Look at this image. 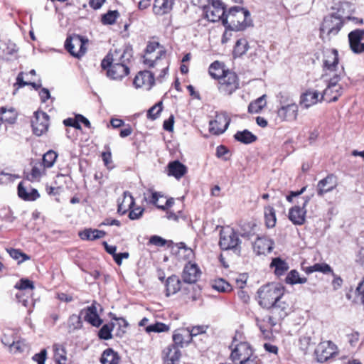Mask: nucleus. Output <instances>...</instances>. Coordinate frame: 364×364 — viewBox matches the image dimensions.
<instances>
[{
  "mask_svg": "<svg viewBox=\"0 0 364 364\" xmlns=\"http://www.w3.org/2000/svg\"><path fill=\"white\" fill-rule=\"evenodd\" d=\"M284 294V287L280 284L263 285L257 291L258 303L262 307L269 309Z\"/></svg>",
  "mask_w": 364,
  "mask_h": 364,
  "instance_id": "nucleus-1",
  "label": "nucleus"
},
{
  "mask_svg": "<svg viewBox=\"0 0 364 364\" xmlns=\"http://www.w3.org/2000/svg\"><path fill=\"white\" fill-rule=\"evenodd\" d=\"M227 28L232 31H242L252 26L250 12L242 7L233 6L228 13Z\"/></svg>",
  "mask_w": 364,
  "mask_h": 364,
  "instance_id": "nucleus-2",
  "label": "nucleus"
},
{
  "mask_svg": "<svg viewBox=\"0 0 364 364\" xmlns=\"http://www.w3.org/2000/svg\"><path fill=\"white\" fill-rule=\"evenodd\" d=\"M132 56V48L130 46H126L122 53L109 69L107 71V75L112 80H121L129 73V68L127 65Z\"/></svg>",
  "mask_w": 364,
  "mask_h": 364,
  "instance_id": "nucleus-3",
  "label": "nucleus"
},
{
  "mask_svg": "<svg viewBox=\"0 0 364 364\" xmlns=\"http://www.w3.org/2000/svg\"><path fill=\"white\" fill-rule=\"evenodd\" d=\"M344 75V69L342 67L338 73H334L333 76L328 77V83L326 89L323 91L321 97V100L328 102H336L343 92V87L338 82Z\"/></svg>",
  "mask_w": 364,
  "mask_h": 364,
  "instance_id": "nucleus-4",
  "label": "nucleus"
},
{
  "mask_svg": "<svg viewBox=\"0 0 364 364\" xmlns=\"http://www.w3.org/2000/svg\"><path fill=\"white\" fill-rule=\"evenodd\" d=\"M271 315L264 318L262 321H267L273 327L279 321L284 319L290 312L291 307L284 296L280 297L269 309Z\"/></svg>",
  "mask_w": 364,
  "mask_h": 364,
  "instance_id": "nucleus-5",
  "label": "nucleus"
},
{
  "mask_svg": "<svg viewBox=\"0 0 364 364\" xmlns=\"http://www.w3.org/2000/svg\"><path fill=\"white\" fill-rule=\"evenodd\" d=\"M342 27L341 17L334 14L326 16L320 28L321 37L330 41L339 33Z\"/></svg>",
  "mask_w": 364,
  "mask_h": 364,
  "instance_id": "nucleus-6",
  "label": "nucleus"
},
{
  "mask_svg": "<svg viewBox=\"0 0 364 364\" xmlns=\"http://www.w3.org/2000/svg\"><path fill=\"white\" fill-rule=\"evenodd\" d=\"M322 77L333 76L334 73H338L341 69L338 68V53L336 49H326L323 50Z\"/></svg>",
  "mask_w": 364,
  "mask_h": 364,
  "instance_id": "nucleus-7",
  "label": "nucleus"
},
{
  "mask_svg": "<svg viewBox=\"0 0 364 364\" xmlns=\"http://www.w3.org/2000/svg\"><path fill=\"white\" fill-rule=\"evenodd\" d=\"M165 55L166 51L160 48L158 42H150L146 46L143 63L148 68H154L161 63L162 57Z\"/></svg>",
  "mask_w": 364,
  "mask_h": 364,
  "instance_id": "nucleus-8",
  "label": "nucleus"
},
{
  "mask_svg": "<svg viewBox=\"0 0 364 364\" xmlns=\"http://www.w3.org/2000/svg\"><path fill=\"white\" fill-rule=\"evenodd\" d=\"M236 341L237 338L235 336L230 346L232 348L230 359L235 364L237 363L242 364L253 356L252 350L248 343L240 342L239 343H235Z\"/></svg>",
  "mask_w": 364,
  "mask_h": 364,
  "instance_id": "nucleus-9",
  "label": "nucleus"
},
{
  "mask_svg": "<svg viewBox=\"0 0 364 364\" xmlns=\"http://www.w3.org/2000/svg\"><path fill=\"white\" fill-rule=\"evenodd\" d=\"M205 18L211 22L221 20L224 26H227L228 23V14L224 4L220 0H212L211 4L205 8Z\"/></svg>",
  "mask_w": 364,
  "mask_h": 364,
  "instance_id": "nucleus-10",
  "label": "nucleus"
},
{
  "mask_svg": "<svg viewBox=\"0 0 364 364\" xmlns=\"http://www.w3.org/2000/svg\"><path fill=\"white\" fill-rule=\"evenodd\" d=\"M220 235L219 245L222 250H233L235 252H240V240L233 229H223L220 231Z\"/></svg>",
  "mask_w": 364,
  "mask_h": 364,
  "instance_id": "nucleus-11",
  "label": "nucleus"
},
{
  "mask_svg": "<svg viewBox=\"0 0 364 364\" xmlns=\"http://www.w3.org/2000/svg\"><path fill=\"white\" fill-rule=\"evenodd\" d=\"M239 87V79L235 73L227 70L218 80V90L225 95H232Z\"/></svg>",
  "mask_w": 364,
  "mask_h": 364,
  "instance_id": "nucleus-12",
  "label": "nucleus"
},
{
  "mask_svg": "<svg viewBox=\"0 0 364 364\" xmlns=\"http://www.w3.org/2000/svg\"><path fill=\"white\" fill-rule=\"evenodd\" d=\"M281 107L277 111L278 117L282 121L291 122L298 116V105L288 97L280 100Z\"/></svg>",
  "mask_w": 364,
  "mask_h": 364,
  "instance_id": "nucleus-13",
  "label": "nucleus"
},
{
  "mask_svg": "<svg viewBox=\"0 0 364 364\" xmlns=\"http://www.w3.org/2000/svg\"><path fill=\"white\" fill-rule=\"evenodd\" d=\"M86 42L82 36L74 35L67 38L65 47L73 56L80 58L86 52Z\"/></svg>",
  "mask_w": 364,
  "mask_h": 364,
  "instance_id": "nucleus-14",
  "label": "nucleus"
},
{
  "mask_svg": "<svg viewBox=\"0 0 364 364\" xmlns=\"http://www.w3.org/2000/svg\"><path fill=\"white\" fill-rule=\"evenodd\" d=\"M310 200V197H304L302 205H294L289 210L288 218L296 225H301L305 223L306 210V206Z\"/></svg>",
  "mask_w": 364,
  "mask_h": 364,
  "instance_id": "nucleus-15",
  "label": "nucleus"
},
{
  "mask_svg": "<svg viewBox=\"0 0 364 364\" xmlns=\"http://www.w3.org/2000/svg\"><path fill=\"white\" fill-rule=\"evenodd\" d=\"M230 122V119L225 112L218 113L214 120L209 122V131L210 133L220 135L225 132Z\"/></svg>",
  "mask_w": 364,
  "mask_h": 364,
  "instance_id": "nucleus-16",
  "label": "nucleus"
},
{
  "mask_svg": "<svg viewBox=\"0 0 364 364\" xmlns=\"http://www.w3.org/2000/svg\"><path fill=\"white\" fill-rule=\"evenodd\" d=\"M49 116L44 112L38 111L34 113L31 125L33 133L36 136H41L47 132L49 126Z\"/></svg>",
  "mask_w": 364,
  "mask_h": 364,
  "instance_id": "nucleus-17",
  "label": "nucleus"
},
{
  "mask_svg": "<svg viewBox=\"0 0 364 364\" xmlns=\"http://www.w3.org/2000/svg\"><path fill=\"white\" fill-rule=\"evenodd\" d=\"M349 46L351 50L356 54L364 53V29H355L350 31L348 35Z\"/></svg>",
  "mask_w": 364,
  "mask_h": 364,
  "instance_id": "nucleus-18",
  "label": "nucleus"
},
{
  "mask_svg": "<svg viewBox=\"0 0 364 364\" xmlns=\"http://www.w3.org/2000/svg\"><path fill=\"white\" fill-rule=\"evenodd\" d=\"M336 353V346L331 341L321 342L317 346L315 353L319 363H324Z\"/></svg>",
  "mask_w": 364,
  "mask_h": 364,
  "instance_id": "nucleus-19",
  "label": "nucleus"
},
{
  "mask_svg": "<svg viewBox=\"0 0 364 364\" xmlns=\"http://www.w3.org/2000/svg\"><path fill=\"white\" fill-rule=\"evenodd\" d=\"M154 83V74L149 70L139 72L133 81L136 88L145 87L146 90H150Z\"/></svg>",
  "mask_w": 364,
  "mask_h": 364,
  "instance_id": "nucleus-20",
  "label": "nucleus"
},
{
  "mask_svg": "<svg viewBox=\"0 0 364 364\" xmlns=\"http://www.w3.org/2000/svg\"><path fill=\"white\" fill-rule=\"evenodd\" d=\"M337 186L336 177L333 174L328 175L326 178L318 181L316 186L317 195L320 197L332 191Z\"/></svg>",
  "mask_w": 364,
  "mask_h": 364,
  "instance_id": "nucleus-21",
  "label": "nucleus"
},
{
  "mask_svg": "<svg viewBox=\"0 0 364 364\" xmlns=\"http://www.w3.org/2000/svg\"><path fill=\"white\" fill-rule=\"evenodd\" d=\"M200 271L196 264L188 262L183 268L182 279L187 284L196 283L200 276Z\"/></svg>",
  "mask_w": 364,
  "mask_h": 364,
  "instance_id": "nucleus-22",
  "label": "nucleus"
},
{
  "mask_svg": "<svg viewBox=\"0 0 364 364\" xmlns=\"http://www.w3.org/2000/svg\"><path fill=\"white\" fill-rule=\"evenodd\" d=\"M80 315L83 316L84 320L92 326L99 327L102 323V320L100 318L97 312L95 304L83 309L80 311Z\"/></svg>",
  "mask_w": 364,
  "mask_h": 364,
  "instance_id": "nucleus-23",
  "label": "nucleus"
},
{
  "mask_svg": "<svg viewBox=\"0 0 364 364\" xmlns=\"http://www.w3.org/2000/svg\"><path fill=\"white\" fill-rule=\"evenodd\" d=\"M181 356L179 348L175 346H168L162 352L164 364H177Z\"/></svg>",
  "mask_w": 364,
  "mask_h": 364,
  "instance_id": "nucleus-24",
  "label": "nucleus"
},
{
  "mask_svg": "<svg viewBox=\"0 0 364 364\" xmlns=\"http://www.w3.org/2000/svg\"><path fill=\"white\" fill-rule=\"evenodd\" d=\"M274 242L266 237H258L253 244L254 251L257 255H265L273 249Z\"/></svg>",
  "mask_w": 364,
  "mask_h": 364,
  "instance_id": "nucleus-25",
  "label": "nucleus"
},
{
  "mask_svg": "<svg viewBox=\"0 0 364 364\" xmlns=\"http://www.w3.org/2000/svg\"><path fill=\"white\" fill-rule=\"evenodd\" d=\"M318 97L319 92L317 90H308L301 95L300 105L307 109L322 100Z\"/></svg>",
  "mask_w": 364,
  "mask_h": 364,
  "instance_id": "nucleus-26",
  "label": "nucleus"
},
{
  "mask_svg": "<svg viewBox=\"0 0 364 364\" xmlns=\"http://www.w3.org/2000/svg\"><path fill=\"white\" fill-rule=\"evenodd\" d=\"M175 0H154L153 13L157 16L168 14L173 9Z\"/></svg>",
  "mask_w": 364,
  "mask_h": 364,
  "instance_id": "nucleus-27",
  "label": "nucleus"
},
{
  "mask_svg": "<svg viewBox=\"0 0 364 364\" xmlns=\"http://www.w3.org/2000/svg\"><path fill=\"white\" fill-rule=\"evenodd\" d=\"M134 205V199L132 194L129 191H124L122 200L120 198L118 199L117 212L121 215H124L129 209L132 208Z\"/></svg>",
  "mask_w": 364,
  "mask_h": 364,
  "instance_id": "nucleus-28",
  "label": "nucleus"
},
{
  "mask_svg": "<svg viewBox=\"0 0 364 364\" xmlns=\"http://www.w3.org/2000/svg\"><path fill=\"white\" fill-rule=\"evenodd\" d=\"M166 296L175 294L181 289V282L176 275H171L166 280Z\"/></svg>",
  "mask_w": 364,
  "mask_h": 364,
  "instance_id": "nucleus-29",
  "label": "nucleus"
},
{
  "mask_svg": "<svg viewBox=\"0 0 364 364\" xmlns=\"http://www.w3.org/2000/svg\"><path fill=\"white\" fill-rule=\"evenodd\" d=\"M18 195L21 199L28 201L36 200L40 197L36 189L31 188L28 190L23 186V182L19 183L18 185Z\"/></svg>",
  "mask_w": 364,
  "mask_h": 364,
  "instance_id": "nucleus-30",
  "label": "nucleus"
},
{
  "mask_svg": "<svg viewBox=\"0 0 364 364\" xmlns=\"http://www.w3.org/2000/svg\"><path fill=\"white\" fill-rule=\"evenodd\" d=\"M168 175L174 176L176 178H181L187 172V168L179 161H174L168 165Z\"/></svg>",
  "mask_w": 364,
  "mask_h": 364,
  "instance_id": "nucleus-31",
  "label": "nucleus"
},
{
  "mask_svg": "<svg viewBox=\"0 0 364 364\" xmlns=\"http://www.w3.org/2000/svg\"><path fill=\"white\" fill-rule=\"evenodd\" d=\"M119 360L120 357L117 352L110 348L105 350L100 358L102 364H119Z\"/></svg>",
  "mask_w": 364,
  "mask_h": 364,
  "instance_id": "nucleus-32",
  "label": "nucleus"
},
{
  "mask_svg": "<svg viewBox=\"0 0 364 364\" xmlns=\"http://www.w3.org/2000/svg\"><path fill=\"white\" fill-rule=\"evenodd\" d=\"M5 338H6V335H4L1 338V341L4 345L8 346L9 347V350L13 353H22L27 348V345L23 341H17L12 342L6 341Z\"/></svg>",
  "mask_w": 364,
  "mask_h": 364,
  "instance_id": "nucleus-33",
  "label": "nucleus"
},
{
  "mask_svg": "<svg viewBox=\"0 0 364 364\" xmlns=\"http://www.w3.org/2000/svg\"><path fill=\"white\" fill-rule=\"evenodd\" d=\"M234 138L235 140L245 144H252L257 139V136L247 129L237 132L234 135Z\"/></svg>",
  "mask_w": 364,
  "mask_h": 364,
  "instance_id": "nucleus-34",
  "label": "nucleus"
},
{
  "mask_svg": "<svg viewBox=\"0 0 364 364\" xmlns=\"http://www.w3.org/2000/svg\"><path fill=\"white\" fill-rule=\"evenodd\" d=\"M160 198H162V196L160 195L159 193L151 192V196L149 201V203L155 205L158 208L163 210H167L174 204V199L173 198L167 199L164 204H159V200Z\"/></svg>",
  "mask_w": 364,
  "mask_h": 364,
  "instance_id": "nucleus-35",
  "label": "nucleus"
},
{
  "mask_svg": "<svg viewBox=\"0 0 364 364\" xmlns=\"http://www.w3.org/2000/svg\"><path fill=\"white\" fill-rule=\"evenodd\" d=\"M106 232L103 230L97 229H85L79 233L81 239L87 240H94L103 237Z\"/></svg>",
  "mask_w": 364,
  "mask_h": 364,
  "instance_id": "nucleus-36",
  "label": "nucleus"
},
{
  "mask_svg": "<svg viewBox=\"0 0 364 364\" xmlns=\"http://www.w3.org/2000/svg\"><path fill=\"white\" fill-rule=\"evenodd\" d=\"M270 267L274 268V273L277 276H282L289 269V264L279 257L274 258L270 264Z\"/></svg>",
  "mask_w": 364,
  "mask_h": 364,
  "instance_id": "nucleus-37",
  "label": "nucleus"
},
{
  "mask_svg": "<svg viewBox=\"0 0 364 364\" xmlns=\"http://www.w3.org/2000/svg\"><path fill=\"white\" fill-rule=\"evenodd\" d=\"M122 53L121 50H114L113 52H109L107 56L102 60L101 66L104 70H108L112 65L118 60L120 54Z\"/></svg>",
  "mask_w": 364,
  "mask_h": 364,
  "instance_id": "nucleus-38",
  "label": "nucleus"
},
{
  "mask_svg": "<svg viewBox=\"0 0 364 364\" xmlns=\"http://www.w3.org/2000/svg\"><path fill=\"white\" fill-rule=\"evenodd\" d=\"M226 71L224 69V65L218 61L213 62L209 67V74L213 78L219 80L220 77H222L225 74H226Z\"/></svg>",
  "mask_w": 364,
  "mask_h": 364,
  "instance_id": "nucleus-39",
  "label": "nucleus"
},
{
  "mask_svg": "<svg viewBox=\"0 0 364 364\" xmlns=\"http://www.w3.org/2000/svg\"><path fill=\"white\" fill-rule=\"evenodd\" d=\"M17 114L14 108L6 109L4 107L0 108V119L1 122H5L9 124L14 123Z\"/></svg>",
  "mask_w": 364,
  "mask_h": 364,
  "instance_id": "nucleus-40",
  "label": "nucleus"
},
{
  "mask_svg": "<svg viewBox=\"0 0 364 364\" xmlns=\"http://www.w3.org/2000/svg\"><path fill=\"white\" fill-rule=\"evenodd\" d=\"M53 350L54 358L57 364H65L67 361L65 348L59 344H55Z\"/></svg>",
  "mask_w": 364,
  "mask_h": 364,
  "instance_id": "nucleus-41",
  "label": "nucleus"
},
{
  "mask_svg": "<svg viewBox=\"0 0 364 364\" xmlns=\"http://www.w3.org/2000/svg\"><path fill=\"white\" fill-rule=\"evenodd\" d=\"M249 48L248 43L245 38L237 41L234 47L233 54L235 57H240L245 54Z\"/></svg>",
  "mask_w": 364,
  "mask_h": 364,
  "instance_id": "nucleus-42",
  "label": "nucleus"
},
{
  "mask_svg": "<svg viewBox=\"0 0 364 364\" xmlns=\"http://www.w3.org/2000/svg\"><path fill=\"white\" fill-rule=\"evenodd\" d=\"M264 218L266 226L271 228L275 226L277 218L274 209L268 206L264 208Z\"/></svg>",
  "mask_w": 364,
  "mask_h": 364,
  "instance_id": "nucleus-43",
  "label": "nucleus"
},
{
  "mask_svg": "<svg viewBox=\"0 0 364 364\" xmlns=\"http://www.w3.org/2000/svg\"><path fill=\"white\" fill-rule=\"evenodd\" d=\"M81 315L73 314L69 317L68 326L69 331H74L82 328V322L81 320Z\"/></svg>",
  "mask_w": 364,
  "mask_h": 364,
  "instance_id": "nucleus-44",
  "label": "nucleus"
},
{
  "mask_svg": "<svg viewBox=\"0 0 364 364\" xmlns=\"http://www.w3.org/2000/svg\"><path fill=\"white\" fill-rule=\"evenodd\" d=\"M265 95H263L256 100L255 102H251L248 106V112L250 113H258L266 105L264 100Z\"/></svg>",
  "mask_w": 364,
  "mask_h": 364,
  "instance_id": "nucleus-45",
  "label": "nucleus"
},
{
  "mask_svg": "<svg viewBox=\"0 0 364 364\" xmlns=\"http://www.w3.org/2000/svg\"><path fill=\"white\" fill-rule=\"evenodd\" d=\"M58 157V154L53 150H49L43 156V164L46 168H51Z\"/></svg>",
  "mask_w": 364,
  "mask_h": 364,
  "instance_id": "nucleus-46",
  "label": "nucleus"
},
{
  "mask_svg": "<svg viewBox=\"0 0 364 364\" xmlns=\"http://www.w3.org/2000/svg\"><path fill=\"white\" fill-rule=\"evenodd\" d=\"M285 280L287 284H304L306 282V279L301 278L299 277V272L294 269L290 271V272L287 274Z\"/></svg>",
  "mask_w": 364,
  "mask_h": 364,
  "instance_id": "nucleus-47",
  "label": "nucleus"
},
{
  "mask_svg": "<svg viewBox=\"0 0 364 364\" xmlns=\"http://www.w3.org/2000/svg\"><path fill=\"white\" fill-rule=\"evenodd\" d=\"M114 328V324H105L102 326L98 332V336L103 340H109L112 338V331Z\"/></svg>",
  "mask_w": 364,
  "mask_h": 364,
  "instance_id": "nucleus-48",
  "label": "nucleus"
},
{
  "mask_svg": "<svg viewBox=\"0 0 364 364\" xmlns=\"http://www.w3.org/2000/svg\"><path fill=\"white\" fill-rule=\"evenodd\" d=\"M6 251L8 252L9 255L16 260H18L20 258H21V259L18 261V263L23 262L26 260H28L30 259L29 256L22 252L20 250L10 248L6 249Z\"/></svg>",
  "mask_w": 364,
  "mask_h": 364,
  "instance_id": "nucleus-49",
  "label": "nucleus"
},
{
  "mask_svg": "<svg viewBox=\"0 0 364 364\" xmlns=\"http://www.w3.org/2000/svg\"><path fill=\"white\" fill-rule=\"evenodd\" d=\"M147 333L156 332H166L169 330V326L164 323L156 322L154 324L149 325L145 328Z\"/></svg>",
  "mask_w": 364,
  "mask_h": 364,
  "instance_id": "nucleus-50",
  "label": "nucleus"
},
{
  "mask_svg": "<svg viewBox=\"0 0 364 364\" xmlns=\"http://www.w3.org/2000/svg\"><path fill=\"white\" fill-rule=\"evenodd\" d=\"M213 287L221 292H227L231 291V285L223 279H218L215 280Z\"/></svg>",
  "mask_w": 364,
  "mask_h": 364,
  "instance_id": "nucleus-51",
  "label": "nucleus"
},
{
  "mask_svg": "<svg viewBox=\"0 0 364 364\" xmlns=\"http://www.w3.org/2000/svg\"><path fill=\"white\" fill-rule=\"evenodd\" d=\"M119 15L117 11H109L102 16V23L105 25H112L115 23Z\"/></svg>",
  "mask_w": 364,
  "mask_h": 364,
  "instance_id": "nucleus-52",
  "label": "nucleus"
},
{
  "mask_svg": "<svg viewBox=\"0 0 364 364\" xmlns=\"http://www.w3.org/2000/svg\"><path fill=\"white\" fill-rule=\"evenodd\" d=\"M162 102L160 101L152 106L147 112V118L154 120L158 118L162 111Z\"/></svg>",
  "mask_w": 364,
  "mask_h": 364,
  "instance_id": "nucleus-53",
  "label": "nucleus"
},
{
  "mask_svg": "<svg viewBox=\"0 0 364 364\" xmlns=\"http://www.w3.org/2000/svg\"><path fill=\"white\" fill-rule=\"evenodd\" d=\"M323 272L324 274H327V273H330V272L333 273V269L330 267V265H328V264L316 263L309 268L308 272Z\"/></svg>",
  "mask_w": 364,
  "mask_h": 364,
  "instance_id": "nucleus-54",
  "label": "nucleus"
},
{
  "mask_svg": "<svg viewBox=\"0 0 364 364\" xmlns=\"http://www.w3.org/2000/svg\"><path fill=\"white\" fill-rule=\"evenodd\" d=\"M355 299L364 306V279L360 282L355 289Z\"/></svg>",
  "mask_w": 364,
  "mask_h": 364,
  "instance_id": "nucleus-55",
  "label": "nucleus"
},
{
  "mask_svg": "<svg viewBox=\"0 0 364 364\" xmlns=\"http://www.w3.org/2000/svg\"><path fill=\"white\" fill-rule=\"evenodd\" d=\"M15 288L26 290L34 289L33 283L28 279H21L18 283L15 285Z\"/></svg>",
  "mask_w": 364,
  "mask_h": 364,
  "instance_id": "nucleus-56",
  "label": "nucleus"
},
{
  "mask_svg": "<svg viewBox=\"0 0 364 364\" xmlns=\"http://www.w3.org/2000/svg\"><path fill=\"white\" fill-rule=\"evenodd\" d=\"M208 328L207 326H196L192 327L189 331V335L191 337L196 336L199 334L205 333L206 330Z\"/></svg>",
  "mask_w": 364,
  "mask_h": 364,
  "instance_id": "nucleus-57",
  "label": "nucleus"
},
{
  "mask_svg": "<svg viewBox=\"0 0 364 364\" xmlns=\"http://www.w3.org/2000/svg\"><path fill=\"white\" fill-rule=\"evenodd\" d=\"M47 356L46 349H43L40 353L35 354L33 356V360L38 364H45V361Z\"/></svg>",
  "mask_w": 364,
  "mask_h": 364,
  "instance_id": "nucleus-58",
  "label": "nucleus"
},
{
  "mask_svg": "<svg viewBox=\"0 0 364 364\" xmlns=\"http://www.w3.org/2000/svg\"><path fill=\"white\" fill-rule=\"evenodd\" d=\"M149 243L158 247H163L166 245V240L158 235H153L149 239Z\"/></svg>",
  "mask_w": 364,
  "mask_h": 364,
  "instance_id": "nucleus-59",
  "label": "nucleus"
},
{
  "mask_svg": "<svg viewBox=\"0 0 364 364\" xmlns=\"http://www.w3.org/2000/svg\"><path fill=\"white\" fill-rule=\"evenodd\" d=\"M63 124L67 127H73L77 129H81V125L77 119V115L75 118H68L65 119Z\"/></svg>",
  "mask_w": 364,
  "mask_h": 364,
  "instance_id": "nucleus-60",
  "label": "nucleus"
},
{
  "mask_svg": "<svg viewBox=\"0 0 364 364\" xmlns=\"http://www.w3.org/2000/svg\"><path fill=\"white\" fill-rule=\"evenodd\" d=\"M173 343L171 346H175L176 348H182L183 346V336L182 334L178 333H175L173 335Z\"/></svg>",
  "mask_w": 364,
  "mask_h": 364,
  "instance_id": "nucleus-61",
  "label": "nucleus"
},
{
  "mask_svg": "<svg viewBox=\"0 0 364 364\" xmlns=\"http://www.w3.org/2000/svg\"><path fill=\"white\" fill-rule=\"evenodd\" d=\"M107 151H105V152H103L102 154V160L104 161L105 165L107 168H110V165L112 163V154H111V151L109 150V148L107 147Z\"/></svg>",
  "mask_w": 364,
  "mask_h": 364,
  "instance_id": "nucleus-62",
  "label": "nucleus"
},
{
  "mask_svg": "<svg viewBox=\"0 0 364 364\" xmlns=\"http://www.w3.org/2000/svg\"><path fill=\"white\" fill-rule=\"evenodd\" d=\"M144 208L140 207L136 208L132 210L129 213V218L131 220H136L139 219L143 214Z\"/></svg>",
  "mask_w": 364,
  "mask_h": 364,
  "instance_id": "nucleus-63",
  "label": "nucleus"
},
{
  "mask_svg": "<svg viewBox=\"0 0 364 364\" xmlns=\"http://www.w3.org/2000/svg\"><path fill=\"white\" fill-rule=\"evenodd\" d=\"M174 117L171 115L169 118L164 122L163 127L166 131L171 132L173 129Z\"/></svg>",
  "mask_w": 364,
  "mask_h": 364,
  "instance_id": "nucleus-64",
  "label": "nucleus"
}]
</instances>
